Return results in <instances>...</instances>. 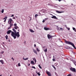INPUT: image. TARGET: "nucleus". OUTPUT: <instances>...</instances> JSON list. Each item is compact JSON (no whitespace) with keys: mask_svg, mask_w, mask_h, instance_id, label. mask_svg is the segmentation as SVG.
<instances>
[{"mask_svg":"<svg viewBox=\"0 0 76 76\" xmlns=\"http://www.w3.org/2000/svg\"><path fill=\"white\" fill-rule=\"evenodd\" d=\"M12 29L14 32L13 31H12L11 36L13 37L14 39H16V37L19 38V37H20L19 32H18L16 33V31L15 29L12 28Z\"/></svg>","mask_w":76,"mask_h":76,"instance_id":"nucleus-1","label":"nucleus"},{"mask_svg":"<svg viewBox=\"0 0 76 76\" xmlns=\"http://www.w3.org/2000/svg\"><path fill=\"white\" fill-rule=\"evenodd\" d=\"M65 43L67 44H69V45H72L75 49H76V48L75 47V45H74L73 43H72V42L67 41L66 40H65Z\"/></svg>","mask_w":76,"mask_h":76,"instance_id":"nucleus-2","label":"nucleus"},{"mask_svg":"<svg viewBox=\"0 0 76 76\" xmlns=\"http://www.w3.org/2000/svg\"><path fill=\"white\" fill-rule=\"evenodd\" d=\"M13 21V20L11 19H9L8 21V23L10 25V26L9 27H8V30H9V29H11V28H12V26H13V24L12 23V22Z\"/></svg>","mask_w":76,"mask_h":76,"instance_id":"nucleus-3","label":"nucleus"},{"mask_svg":"<svg viewBox=\"0 0 76 76\" xmlns=\"http://www.w3.org/2000/svg\"><path fill=\"white\" fill-rule=\"evenodd\" d=\"M47 37L48 39H50L54 37V36H51L50 34H48L47 35Z\"/></svg>","mask_w":76,"mask_h":76,"instance_id":"nucleus-4","label":"nucleus"},{"mask_svg":"<svg viewBox=\"0 0 76 76\" xmlns=\"http://www.w3.org/2000/svg\"><path fill=\"white\" fill-rule=\"evenodd\" d=\"M70 70L73 72H76V69L75 68H71L70 69Z\"/></svg>","mask_w":76,"mask_h":76,"instance_id":"nucleus-5","label":"nucleus"},{"mask_svg":"<svg viewBox=\"0 0 76 76\" xmlns=\"http://www.w3.org/2000/svg\"><path fill=\"white\" fill-rule=\"evenodd\" d=\"M46 73L47 75H48V76H51V73L50 72L48 71H46Z\"/></svg>","mask_w":76,"mask_h":76,"instance_id":"nucleus-6","label":"nucleus"},{"mask_svg":"<svg viewBox=\"0 0 76 76\" xmlns=\"http://www.w3.org/2000/svg\"><path fill=\"white\" fill-rule=\"evenodd\" d=\"M12 31L10 30H8L7 31V34H8V35H9V34H10V33H11V32L12 33Z\"/></svg>","mask_w":76,"mask_h":76,"instance_id":"nucleus-7","label":"nucleus"},{"mask_svg":"<svg viewBox=\"0 0 76 76\" xmlns=\"http://www.w3.org/2000/svg\"><path fill=\"white\" fill-rule=\"evenodd\" d=\"M51 18L53 19H58L56 17V16H53L51 17Z\"/></svg>","mask_w":76,"mask_h":76,"instance_id":"nucleus-8","label":"nucleus"},{"mask_svg":"<svg viewBox=\"0 0 76 76\" xmlns=\"http://www.w3.org/2000/svg\"><path fill=\"white\" fill-rule=\"evenodd\" d=\"M56 13H63L64 12V11L60 12V11H56Z\"/></svg>","mask_w":76,"mask_h":76,"instance_id":"nucleus-9","label":"nucleus"},{"mask_svg":"<svg viewBox=\"0 0 76 76\" xmlns=\"http://www.w3.org/2000/svg\"><path fill=\"white\" fill-rule=\"evenodd\" d=\"M44 29H45V30L46 31H48V30H50V29L49 28H46L45 27H44Z\"/></svg>","mask_w":76,"mask_h":76,"instance_id":"nucleus-10","label":"nucleus"},{"mask_svg":"<svg viewBox=\"0 0 76 76\" xmlns=\"http://www.w3.org/2000/svg\"><path fill=\"white\" fill-rule=\"evenodd\" d=\"M0 62L2 64H4V61L3 60H0Z\"/></svg>","mask_w":76,"mask_h":76,"instance_id":"nucleus-11","label":"nucleus"},{"mask_svg":"<svg viewBox=\"0 0 76 76\" xmlns=\"http://www.w3.org/2000/svg\"><path fill=\"white\" fill-rule=\"evenodd\" d=\"M33 60L34 61L35 63L37 62V60H36V59L35 58H33Z\"/></svg>","mask_w":76,"mask_h":76,"instance_id":"nucleus-12","label":"nucleus"},{"mask_svg":"<svg viewBox=\"0 0 76 76\" xmlns=\"http://www.w3.org/2000/svg\"><path fill=\"white\" fill-rule=\"evenodd\" d=\"M33 50L34 51V53H35L36 54H37V50H34V49H33Z\"/></svg>","mask_w":76,"mask_h":76,"instance_id":"nucleus-13","label":"nucleus"},{"mask_svg":"<svg viewBox=\"0 0 76 76\" xmlns=\"http://www.w3.org/2000/svg\"><path fill=\"white\" fill-rule=\"evenodd\" d=\"M30 31L31 32H35V31H34V30H33L32 29H30Z\"/></svg>","mask_w":76,"mask_h":76,"instance_id":"nucleus-14","label":"nucleus"},{"mask_svg":"<svg viewBox=\"0 0 76 76\" xmlns=\"http://www.w3.org/2000/svg\"><path fill=\"white\" fill-rule=\"evenodd\" d=\"M28 58H23V59L24 60H28Z\"/></svg>","mask_w":76,"mask_h":76,"instance_id":"nucleus-15","label":"nucleus"},{"mask_svg":"<svg viewBox=\"0 0 76 76\" xmlns=\"http://www.w3.org/2000/svg\"><path fill=\"white\" fill-rule=\"evenodd\" d=\"M5 37L6 38V39H7H7H8V36H7V35H6L5 36Z\"/></svg>","mask_w":76,"mask_h":76,"instance_id":"nucleus-16","label":"nucleus"},{"mask_svg":"<svg viewBox=\"0 0 76 76\" xmlns=\"http://www.w3.org/2000/svg\"><path fill=\"white\" fill-rule=\"evenodd\" d=\"M72 29H73V30H74V31H75V32H76V28H75L73 27L72 28Z\"/></svg>","mask_w":76,"mask_h":76,"instance_id":"nucleus-17","label":"nucleus"},{"mask_svg":"<svg viewBox=\"0 0 76 76\" xmlns=\"http://www.w3.org/2000/svg\"><path fill=\"white\" fill-rule=\"evenodd\" d=\"M17 28H18V26H15L14 27V29H17Z\"/></svg>","mask_w":76,"mask_h":76,"instance_id":"nucleus-18","label":"nucleus"},{"mask_svg":"<svg viewBox=\"0 0 76 76\" xmlns=\"http://www.w3.org/2000/svg\"><path fill=\"white\" fill-rule=\"evenodd\" d=\"M52 67H53L54 68V69L55 70H56V67H55L54 66V65H52Z\"/></svg>","mask_w":76,"mask_h":76,"instance_id":"nucleus-19","label":"nucleus"},{"mask_svg":"<svg viewBox=\"0 0 76 76\" xmlns=\"http://www.w3.org/2000/svg\"><path fill=\"white\" fill-rule=\"evenodd\" d=\"M31 64H34V62L33 61H31Z\"/></svg>","mask_w":76,"mask_h":76,"instance_id":"nucleus-20","label":"nucleus"},{"mask_svg":"<svg viewBox=\"0 0 76 76\" xmlns=\"http://www.w3.org/2000/svg\"><path fill=\"white\" fill-rule=\"evenodd\" d=\"M38 16V14H36V15H35V18H37V16Z\"/></svg>","mask_w":76,"mask_h":76,"instance_id":"nucleus-21","label":"nucleus"},{"mask_svg":"<svg viewBox=\"0 0 76 76\" xmlns=\"http://www.w3.org/2000/svg\"><path fill=\"white\" fill-rule=\"evenodd\" d=\"M43 11L44 13H45V12H47V10H43Z\"/></svg>","mask_w":76,"mask_h":76,"instance_id":"nucleus-22","label":"nucleus"},{"mask_svg":"<svg viewBox=\"0 0 76 76\" xmlns=\"http://www.w3.org/2000/svg\"><path fill=\"white\" fill-rule=\"evenodd\" d=\"M39 67L40 69H42V67H41V65H40V64L39 65Z\"/></svg>","mask_w":76,"mask_h":76,"instance_id":"nucleus-23","label":"nucleus"},{"mask_svg":"<svg viewBox=\"0 0 76 76\" xmlns=\"http://www.w3.org/2000/svg\"><path fill=\"white\" fill-rule=\"evenodd\" d=\"M37 48V51H38V52L39 51V50L38 49V48Z\"/></svg>","mask_w":76,"mask_h":76,"instance_id":"nucleus-24","label":"nucleus"},{"mask_svg":"<svg viewBox=\"0 0 76 76\" xmlns=\"http://www.w3.org/2000/svg\"><path fill=\"white\" fill-rule=\"evenodd\" d=\"M37 75H38V76H40V75H41V74L38 72L37 73Z\"/></svg>","mask_w":76,"mask_h":76,"instance_id":"nucleus-25","label":"nucleus"},{"mask_svg":"<svg viewBox=\"0 0 76 76\" xmlns=\"http://www.w3.org/2000/svg\"><path fill=\"white\" fill-rule=\"evenodd\" d=\"M44 51L45 52H47V49L46 48L44 50Z\"/></svg>","mask_w":76,"mask_h":76,"instance_id":"nucleus-26","label":"nucleus"},{"mask_svg":"<svg viewBox=\"0 0 76 76\" xmlns=\"http://www.w3.org/2000/svg\"><path fill=\"white\" fill-rule=\"evenodd\" d=\"M7 19V17H5L4 18H3V19Z\"/></svg>","mask_w":76,"mask_h":76,"instance_id":"nucleus-27","label":"nucleus"},{"mask_svg":"<svg viewBox=\"0 0 76 76\" xmlns=\"http://www.w3.org/2000/svg\"><path fill=\"white\" fill-rule=\"evenodd\" d=\"M1 13H3L4 12V9H2L1 11Z\"/></svg>","mask_w":76,"mask_h":76,"instance_id":"nucleus-28","label":"nucleus"},{"mask_svg":"<svg viewBox=\"0 0 76 76\" xmlns=\"http://www.w3.org/2000/svg\"><path fill=\"white\" fill-rule=\"evenodd\" d=\"M31 68H33L34 69H36V68H35V66H31Z\"/></svg>","mask_w":76,"mask_h":76,"instance_id":"nucleus-29","label":"nucleus"},{"mask_svg":"<svg viewBox=\"0 0 76 76\" xmlns=\"http://www.w3.org/2000/svg\"><path fill=\"white\" fill-rule=\"evenodd\" d=\"M14 26H17V24L16 23H15L14 24Z\"/></svg>","mask_w":76,"mask_h":76,"instance_id":"nucleus-30","label":"nucleus"},{"mask_svg":"<svg viewBox=\"0 0 76 76\" xmlns=\"http://www.w3.org/2000/svg\"><path fill=\"white\" fill-rule=\"evenodd\" d=\"M18 66H20V63H18Z\"/></svg>","mask_w":76,"mask_h":76,"instance_id":"nucleus-31","label":"nucleus"},{"mask_svg":"<svg viewBox=\"0 0 76 76\" xmlns=\"http://www.w3.org/2000/svg\"><path fill=\"white\" fill-rule=\"evenodd\" d=\"M66 29H68V30H70V28L67 27H66Z\"/></svg>","mask_w":76,"mask_h":76,"instance_id":"nucleus-32","label":"nucleus"},{"mask_svg":"<svg viewBox=\"0 0 76 76\" xmlns=\"http://www.w3.org/2000/svg\"><path fill=\"white\" fill-rule=\"evenodd\" d=\"M67 76H72V75L71 74H69Z\"/></svg>","mask_w":76,"mask_h":76,"instance_id":"nucleus-33","label":"nucleus"},{"mask_svg":"<svg viewBox=\"0 0 76 76\" xmlns=\"http://www.w3.org/2000/svg\"><path fill=\"white\" fill-rule=\"evenodd\" d=\"M12 59L13 60V61H14V60H15V59H14V58H13V57L12 58Z\"/></svg>","mask_w":76,"mask_h":76,"instance_id":"nucleus-34","label":"nucleus"},{"mask_svg":"<svg viewBox=\"0 0 76 76\" xmlns=\"http://www.w3.org/2000/svg\"><path fill=\"white\" fill-rule=\"evenodd\" d=\"M53 61H56V59H53Z\"/></svg>","mask_w":76,"mask_h":76,"instance_id":"nucleus-35","label":"nucleus"},{"mask_svg":"<svg viewBox=\"0 0 76 76\" xmlns=\"http://www.w3.org/2000/svg\"><path fill=\"white\" fill-rule=\"evenodd\" d=\"M14 16V15H12L11 16V17H13Z\"/></svg>","mask_w":76,"mask_h":76,"instance_id":"nucleus-36","label":"nucleus"},{"mask_svg":"<svg viewBox=\"0 0 76 76\" xmlns=\"http://www.w3.org/2000/svg\"><path fill=\"white\" fill-rule=\"evenodd\" d=\"M12 19H15L16 18L15 17H13L12 18Z\"/></svg>","mask_w":76,"mask_h":76,"instance_id":"nucleus-37","label":"nucleus"},{"mask_svg":"<svg viewBox=\"0 0 76 76\" xmlns=\"http://www.w3.org/2000/svg\"><path fill=\"white\" fill-rule=\"evenodd\" d=\"M45 20H43L42 21V22L43 23L45 22Z\"/></svg>","mask_w":76,"mask_h":76,"instance_id":"nucleus-38","label":"nucleus"},{"mask_svg":"<svg viewBox=\"0 0 76 76\" xmlns=\"http://www.w3.org/2000/svg\"><path fill=\"white\" fill-rule=\"evenodd\" d=\"M6 20H7V19H5V20H4V22H6Z\"/></svg>","mask_w":76,"mask_h":76,"instance_id":"nucleus-39","label":"nucleus"},{"mask_svg":"<svg viewBox=\"0 0 76 76\" xmlns=\"http://www.w3.org/2000/svg\"><path fill=\"white\" fill-rule=\"evenodd\" d=\"M34 47H36V44H34Z\"/></svg>","mask_w":76,"mask_h":76,"instance_id":"nucleus-40","label":"nucleus"},{"mask_svg":"<svg viewBox=\"0 0 76 76\" xmlns=\"http://www.w3.org/2000/svg\"><path fill=\"white\" fill-rule=\"evenodd\" d=\"M59 1H61V0H58Z\"/></svg>","mask_w":76,"mask_h":76,"instance_id":"nucleus-41","label":"nucleus"},{"mask_svg":"<svg viewBox=\"0 0 76 76\" xmlns=\"http://www.w3.org/2000/svg\"><path fill=\"white\" fill-rule=\"evenodd\" d=\"M30 66V64H28V66Z\"/></svg>","mask_w":76,"mask_h":76,"instance_id":"nucleus-42","label":"nucleus"},{"mask_svg":"<svg viewBox=\"0 0 76 76\" xmlns=\"http://www.w3.org/2000/svg\"><path fill=\"white\" fill-rule=\"evenodd\" d=\"M3 44H4V42H3Z\"/></svg>","mask_w":76,"mask_h":76,"instance_id":"nucleus-43","label":"nucleus"},{"mask_svg":"<svg viewBox=\"0 0 76 76\" xmlns=\"http://www.w3.org/2000/svg\"><path fill=\"white\" fill-rule=\"evenodd\" d=\"M37 71H36V73H37Z\"/></svg>","mask_w":76,"mask_h":76,"instance_id":"nucleus-44","label":"nucleus"},{"mask_svg":"<svg viewBox=\"0 0 76 76\" xmlns=\"http://www.w3.org/2000/svg\"><path fill=\"white\" fill-rule=\"evenodd\" d=\"M66 59L67 60H69V59H68V58H67Z\"/></svg>","mask_w":76,"mask_h":76,"instance_id":"nucleus-45","label":"nucleus"},{"mask_svg":"<svg viewBox=\"0 0 76 76\" xmlns=\"http://www.w3.org/2000/svg\"><path fill=\"white\" fill-rule=\"evenodd\" d=\"M48 4V5H50V4Z\"/></svg>","mask_w":76,"mask_h":76,"instance_id":"nucleus-46","label":"nucleus"},{"mask_svg":"<svg viewBox=\"0 0 76 76\" xmlns=\"http://www.w3.org/2000/svg\"><path fill=\"white\" fill-rule=\"evenodd\" d=\"M3 47H4V45H3Z\"/></svg>","mask_w":76,"mask_h":76,"instance_id":"nucleus-47","label":"nucleus"},{"mask_svg":"<svg viewBox=\"0 0 76 76\" xmlns=\"http://www.w3.org/2000/svg\"><path fill=\"white\" fill-rule=\"evenodd\" d=\"M0 76H2V75H0Z\"/></svg>","mask_w":76,"mask_h":76,"instance_id":"nucleus-48","label":"nucleus"},{"mask_svg":"<svg viewBox=\"0 0 76 76\" xmlns=\"http://www.w3.org/2000/svg\"><path fill=\"white\" fill-rule=\"evenodd\" d=\"M19 31V30H18V31Z\"/></svg>","mask_w":76,"mask_h":76,"instance_id":"nucleus-49","label":"nucleus"},{"mask_svg":"<svg viewBox=\"0 0 76 76\" xmlns=\"http://www.w3.org/2000/svg\"><path fill=\"white\" fill-rule=\"evenodd\" d=\"M61 29H62V28H61Z\"/></svg>","mask_w":76,"mask_h":76,"instance_id":"nucleus-50","label":"nucleus"},{"mask_svg":"<svg viewBox=\"0 0 76 76\" xmlns=\"http://www.w3.org/2000/svg\"><path fill=\"white\" fill-rule=\"evenodd\" d=\"M10 76H12L11 75H10Z\"/></svg>","mask_w":76,"mask_h":76,"instance_id":"nucleus-51","label":"nucleus"},{"mask_svg":"<svg viewBox=\"0 0 76 76\" xmlns=\"http://www.w3.org/2000/svg\"><path fill=\"white\" fill-rule=\"evenodd\" d=\"M56 64V65H57V64Z\"/></svg>","mask_w":76,"mask_h":76,"instance_id":"nucleus-52","label":"nucleus"},{"mask_svg":"<svg viewBox=\"0 0 76 76\" xmlns=\"http://www.w3.org/2000/svg\"><path fill=\"white\" fill-rule=\"evenodd\" d=\"M25 42H26V41H25Z\"/></svg>","mask_w":76,"mask_h":76,"instance_id":"nucleus-53","label":"nucleus"}]
</instances>
